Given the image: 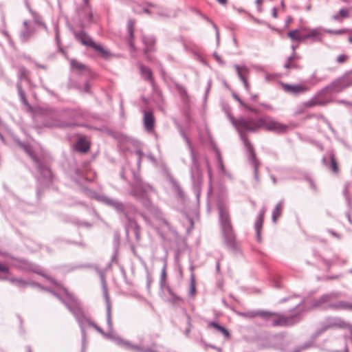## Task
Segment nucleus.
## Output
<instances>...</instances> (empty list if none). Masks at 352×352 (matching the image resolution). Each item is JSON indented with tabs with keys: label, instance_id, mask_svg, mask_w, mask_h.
Segmentation results:
<instances>
[{
	"label": "nucleus",
	"instance_id": "f257e3e1",
	"mask_svg": "<svg viewBox=\"0 0 352 352\" xmlns=\"http://www.w3.org/2000/svg\"><path fill=\"white\" fill-rule=\"evenodd\" d=\"M32 285L37 286L42 289H45L52 293L53 295L56 296L72 312L75 318L76 319L78 323L79 324L82 334V346L85 345V325L88 324L89 326L93 327L97 331L101 333L104 337L112 339L116 341V342L129 349L135 352H157L155 349V346H153L151 347L144 348L138 345L131 344L129 342L124 341L121 338L116 337L112 329H113V324L111 321V306L110 302L109 296L108 294L107 288L105 285V283L103 284V296L106 302V308H107V322L109 327L110 331L108 333H106L103 331V330L98 327L96 324L93 322L89 317L86 316L85 314L80 303L78 300L68 291L64 287H60V291L58 293L54 292L50 289H47L45 287H41L39 284L37 283H31Z\"/></svg>",
	"mask_w": 352,
	"mask_h": 352
},
{
	"label": "nucleus",
	"instance_id": "f03ea898",
	"mask_svg": "<svg viewBox=\"0 0 352 352\" xmlns=\"http://www.w3.org/2000/svg\"><path fill=\"white\" fill-rule=\"evenodd\" d=\"M32 285L37 286L42 289H45L52 293L53 295L56 296L72 312L75 318L76 319L78 323L79 324L82 334V346L85 345V325L88 324L89 326L93 327L97 331L101 333L104 337L112 339L116 341V342L129 349L135 352H157L155 349V346H153L151 347L144 348L138 345L131 344L129 342L124 341L121 338L116 337L112 329H113V324L111 321V306L110 302L109 296L108 294L107 288L105 285V283L103 284V296L106 302V308H107V322L109 327L110 331L108 333H106L103 331V330L98 327L96 324L93 322L89 317L86 316L85 314L80 303L78 300L68 291L64 287H60V291L58 293L54 292L50 289H47L45 287H41L39 284L37 283H31Z\"/></svg>",
	"mask_w": 352,
	"mask_h": 352
},
{
	"label": "nucleus",
	"instance_id": "7ed1b4c3",
	"mask_svg": "<svg viewBox=\"0 0 352 352\" xmlns=\"http://www.w3.org/2000/svg\"><path fill=\"white\" fill-rule=\"evenodd\" d=\"M229 118L241 138V135H245L243 132H255L262 127L267 131L279 133L286 132L288 129L287 125L279 122L270 116H263L258 120L252 118H239L238 119H234L232 116Z\"/></svg>",
	"mask_w": 352,
	"mask_h": 352
},
{
	"label": "nucleus",
	"instance_id": "20e7f679",
	"mask_svg": "<svg viewBox=\"0 0 352 352\" xmlns=\"http://www.w3.org/2000/svg\"><path fill=\"white\" fill-rule=\"evenodd\" d=\"M217 208L225 245L230 250H235L236 249L235 236L230 223L227 205L223 201H219Z\"/></svg>",
	"mask_w": 352,
	"mask_h": 352
},
{
	"label": "nucleus",
	"instance_id": "39448f33",
	"mask_svg": "<svg viewBox=\"0 0 352 352\" xmlns=\"http://www.w3.org/2000/svg\"><path fill=\"white\" fill-rule=\"evenodd\" d=\"M181 134L184 138V140L186 141L190 153L192 158V166L190 168L191 179L192 182L194 192L196 195L197 198L199 199L201 192L202 173L199 169L198 162L196 160L194 151L188 138L186 136L184 131H182Z\"/></svg>",
	"mask_w": 352,
	"mask_h": 352
},
{
	"label": "nucleus",
	"instance_id": "423d86ee",
	"mask_svg": "<svg viewBox=\"0 0 352 352\" xmlns=\"http://www.w3.org/2000/svg\"><path fill=\"white\" fill-rule=\"evenodd\" d=\"M340 296V292H330L323 294L318 299L312 301L311 308L321 310H340L343 300H336Z\"/></svg>",
	"mask_w": 352,
	"mask_h": 352
},
{
	"label": "nucleus",
	"instance_id": "0eeeda50",
	"mask_svg": "<svg viewBox=\"0 0 352 352\" xmlns=\"http://www.w3.org/2000/svg\"><path fill=\"white\" fill-rule=\"evenodd\" d=\"M88 195L91 198L95 199L99 202H101L108 206H110L114 208L118 213L124 214L126 217H127V214H126V206L122 203L121 201L111 198L104 195L99 194L96 192L88 190Z\"/></svg>",
	"mask_w": 352,
	"mask_h": 352
},
{
	"label": "nucleus",
	"instance_id": "6e6552de",
	"mask_svg": "<svg viewBox=\"0 0 352 352\" xmlns=\"http://www.w3.org/2000/svg\"><path fill=\"white\" fill-rule=\"evenodd\" d=\"M19 144L28 154L31 156L32 160L34 161L36 168L41 174V178L38 179L41 181V183L46 185L49 184L52 179V173L50 168L43 165L41 162L34 155H33L28 145L21 142H19Z\"/></svg>",
	"mask_w": 352,
	"mask_h": 352
},
{
	"label": "nucleus",
	"instance_id": "1a4fd4ad",
	"mask_svg": "<svg viewBox=\"0 0 352 352\" xmlns=\"http://www.w3.org/2000/svg\"><path fill=\"white\" fill-rule=\"evenodd\" d=\"M134 184L131 186V194L137 199H144L148 192L153 190L152 186L145 183L138 175H134Z\"/></svg>",
	"mask_w": 352,
	"mask_h": 352
},
{
	"label": "nucleus",
	"instance_id": "9d476101",
	"mask_svg": "<svg viewBox=\"0 0 352 352\" xmlns=\"http://www.w3.org/2000/svg\"><path fill=\"white\" fill-rule=\"evenodd\" d=\"M75 37L82 45L92 47L99 52L102 57L107 58L110 56V52L107 50L104 49L102 45L94 43L92 38L85 32L80 31L79 32H76Z\"/></svg>",
	"mask_w": 352,
	"mask_h": 352
},
{
	"label": "nucleus",
	"instance_id": "9b49d317",
	"mask_svg": "<svg viewBox=\"0 0 352 352\" xmlns=\"http://www.w3.org/2000/svg\"><path fill=\"white\" fill-rule=\"evenodd\" d=\"M241 140L243 142L244 146L246 148L247 155L249 163L254 168V179L258 182V166L260 162L256 157L253 146L245 135H241Z\"/></svg>",
	"mask_w": 352,
	"mask_h": 352
},
{
	"label": "nucleus",
	"instance_id": "f8f14e48",
	"mask_svg": "<svg viewBox=\"0 0 352 352\" xmlns=\"http://www.w3.org/2000/svg\"><path fill=\"white\" fill-rule=\"evenodd\" d=\"M329 91L327 87L319 91L310 100L303 102L302 106L305 108H311L315 106H325L331 102L329 96H327V92Z\"/></svg>",
	"mask_w": 352,
	"mask_h": 352
},
{
	"label": "nucleus",
	"instance_id": "ddd939ff",
	"mask_svg": "<svg viewBox=\"0 0 352 352\" xmlns=\"http://www.w3.org/2000/svg\"><path fill=\"white\" fill-rule=\"evenodd\" d=\"M301 318L299 314H294L290 316H279L278 318L274 319L272 321L273 327L276 326H290L298 322Z\"/></svg>",
	"mask_w": 352,
	"mask_h": 352
},
{
	"label": "nucleus",
	"instance_id": "4468645a",
	"mask_svg": "<svg viewBox=\"0 0 352 352\" xmlns=\"http://www.w3.org/2000/svg\"><path fill=\"white\" fill-rule=\"evenodd\" d=\"M349 87V77L343 76L336 79L329 85L327 86V89L330 92L339 93L344 89Z\"/></svg>",
	"mask_w": 352,
	"mask_h": 352
},
{
	"label": "nucleus",
	"instance_id": "2eb2a0df",
	"mask_svg": "<svg viewBox=\"0 0 352 352\" xmlns=\"http://www.w3.org/2000/svg\"><path fill=\"white\" fill-rule=\"evenodd\" d=\"M303 30L307 32V34L303 35V41L307 40H310L311 42L322 41V36L323 32H324V29L322 27H318L313 29L304 28Z\"/></svg>",
	"mask_w": 352,
	"mask_h": 352
},
{
	"label": "nucleus",
	"instance_id": "dca6fc26",
	"mask_svg": "<svg viewBox=\"0 0 352 352\" xmlns=\"http://www.w3.org/2000/svg\"><path fill=\"white\" fill-rule=\"evenodd\" d=\"M349 324L340 318L328 317L322 323V331H324L330 328L340 327L346 328Z\"/></svg>",
	"mask_w": 352,
	"mask_h": 352
},
{
	"label": "nucleus",
	"instance_id": "f3484780",
	"mask_svg": "<svg viewBox=\"0 0 352 352\" xmlns=\"http://www.w3.org/2000/svg\"><path fill=\"white\" fill-rule=\"evenodd\" d=\"M51 117L52 120L46 119L44 121L43 124L47 127H69L73 126L72 124L62 122L60 120H59L57 118V114L56 112H53L51 115Z\"/></svg>",
	"mask_w": 352,
	"mask_h": 352
},
{
	"label": "nucleus",
	"instance_id": "a211bd4d",
	"mask_svg": "<svg viewBox=\"0 0 352 352\" xmlns=\"http://www.w3.org/2000/svg\"><path fill=\"white\" fill-rule=\"evenodd\" d=\"M282 87L285 92L290 93L294 95L302 94L308 91V87L302 85H289L283 83Z\"/></svg>",
	"mask_w": 352,
	"mask_h": 352
},
{
	"label": "nucleus",
	"instance_id": "6ab92c4d",
	"mask_svg": "<svg viewBox=\"0 0 352 352\" xmlns=\"http://www.w3.org/2000/svg\"><path fill=\"white\" fill-rule=\"evenodd\" d=\"M143 124L145 130L148 132L153 131L155 124V118L151 111H144L143 116Z\"/></svg>",
	"mask_w": 352,
	"mask_h": 352
},
{
	"label": "nucleus",
	"instance_id": "aec40b11",
	"mask_svg": "<svg viewBox=\"0 0 352 352\" xmlns=\"http://www.w3.org/2000/svg\"><path fill=\"white\" fill-rule=\"evenodd\" d=\"M265 212V208H263L258 213L254 223V228L256 232V236L258 241L261 240V230L263 227L264 215Z\"/></svg>",
	"mask_w": 352,
	"mask_h": 352
},
{
	"label": "nucleus",
	"instance_id": "412c9836",
	"mask_svg": "<svg viewBox=\"0 0 352 352\" xmlns=\"http://www.w3.org/2000/svg\"><path fill=\"white\" fill-rule=\"evenodd\" d=\"M234 67L236 72L241 80L243 78L248 79V76L250 72V69L248 67H247L245 65H234Z\"/></svg>",
	"mask_w": 352,
	"mask_h": 352
},
{
	"label": "nucleus",
	"instance_id": "4be33fe9",
	"mask_svg": "<svg viewBox=\"0 0 352 352\" xmlns=\"http://www.w3.org/2000/svg\"><path fill=\"white\" fill-rule=\"evenodd\" d=\"M139 68L140 70V74L142 77L145 79L146 80L153 82V73L150 68L143 65L141 63H139Z\"/></svg>",
	"mask_w": 352,
	"mask_h": 352
},
{
	"label": "nucleus",
	"instance_id": "5701e85b",
	"mask_svg": "<svg viewBox=\"0 0 352 352\" xmlns=\"http://www.w3.org/2000/svg\"><path fill=\"white\" fill-rule=\"evenodd\" d=\"M23 25L25 26V30L20 34V39L22 42H26L32 36L34 30L28 27V23L26 21L23 22Z\"/></svg>",
	"mask_w": 352,
	"mask_h": 352
},
{
	"label": "nucleus",
	"instance_id": "b1692460",
	"mask_svg": "<svg viewBox=\"0 0 352 352\" xmlns=\"http://www.w3.org/2000/svg\"><path fill=\"white\" fill-rule=\"evenodd\" d=\"M168 182L171 185L173 190L177 194V195L179 197L182 198L184 197V192L177 181L172 176H169Z\"/></svg>",
	"mask_w": 352,
	"mask_h": 352
},
{
	"label": "nucleus",
	"instance_id": "393cba45",
	"mask_svg": "<svg viewBox=\"0 0 352 352\" xmlns=\"http://www.w3.org/2000/svg\"><path fill=\"white\" fill-rule=\"evenodd\" d=\"M208 327L214 328L217 331L220 332L226 338H228L230 336V333L228 329H226L225 327L219 325V324L214 321H208Z\"/></svg>",
	"mask_w": 352,
	"mask_h": 352
},
{
	"label": "nucleus",
	"instance_id": "a878e982",
	"mask_svg": "<svg viewBox=\"0 0 352 352\" xmlns=\"http://www.w3.org/2000/svg\"><path fill=\"white\" fill-rule=\"evenodd\" d=\"M135 21L133 19H129L127 23V30L129 35V44L131 49H134V44L133 43V32H134V27H135Z\"/></svg>",
	"mask_w": 352,
	"mask_h": 352
},
{
	"label": "nucleus",
	"instance_id": "bb28decb",
	"mask_svg": "<svg viewBox=\"0 0 352 352\" xmlns=\"http://www.w3.org/2000/svg\"><path fill=\"white\" fill-rule=\"evenodd\" d=\"M283 201H281L278 202L276 206H275L273 212H272V221L274 223H276L277 218H278L282 213V208H283Z\"/></svg>",
	"mask_w": 352,
	"mask_h": 352
},
{
	"label": "nucleus",
	"instance_id": "cd10ccee",
	"mask_svg": "<svg viewBox=\"0 0 352 352\" xmlns=\"http://www.w3.org/2000/svg\"><path fill=\"white\" fill-rule=\"evenodd\" d=\"M287 36L292 41L302 42L303 41V35L300 34L298 30H293L287 33Z\"/></svg>",
	"mask_w": 352,
	"mask_h": 352
},
{
	"label": "nucleus",
	"instance_id": "c85d7f7f",
	"mask_svg": "<svg viewBox=\"0 0 352 352\" xmlns=\"http://www.w3.org/2000/svg\"><path fill=\"white\" fill-rule=\"evenodd\" d=\"M143 42L145 44V53H148L153 50V46L155 44V40L153 37H143Z\"/></svg>",
	"mask_w": 352,
	"mask_h": 352
},
{
	"label": "nucleus",
	"instance_id": "c756f323",
	"mask_svg": "<svg viewBox=\"0 0 352 352\" xmlns=\"http://www.w3.org/2000/svg\"><path fill=\"white\" fill-rule=\"evenodd\" d=\"M76 148L78 151L85 153L89 150V145L87 141L81 139L76 143Z\"/></svg>",
	"mask_w": 352,
	"mask_h": 352
},
{
	"label": "nucleus",
	"instance_id": "7c9ffc66",
	"mask_svg": "<svg viewBox=\"0 0 352 352\" xmlns=\"http://www.w3.org/2000/svg\"><path fill=\"white\" fill-rule=\"evenodd\" d=\"M298 59H300V57L296 58V57L289 56L287 58L286 63H285L284 67L286 69H290V68L297 69V68H298L299 67L298 65L295 62L296 60H298Z\"/></svg>",
	"mask_w": 352,
	"mask_h": 352
},
{
	"label": "nucleus",
	"instance_id": "2f4dec72",
	"mask_svg": "<svg viewBox=\"0 0 352 352\" xmlns=\"http://www.w3.org/2000/svg\"><path fill=\"white\" fill-rule=\"evenodd\" d=\"M9 281L12 284L15 285L16 287L20 288H24L29 285L28 282L24 280L22 278H11L9 279Z\"/></svg>",
	"mask_w": 352,
	"mask_h": 352
},
{
	"label": "nucleus",
	"instance_id": "473e14b6",
	"mask_svg": "<svg viewBox=\"0 0 352 352\" xmlns=\"http://www.w3.org/2000/svg\"><path fill=\"white\" fill-rule=\"evenodd\" d=\"M277 315L276 313L267 311H256V316H260L263 319H269L272 316Z\"/></svg>",
	"mask_w": 352,
	"mask_h": 352
},
{
	"label": "nucleus",
	"instance_id": "72a5a7b5",
	"mask_svg": "<svg viewBox=\"0 0 352 352\" xmlns=\"http://www.w3.org/2000/svg\"><path fill=\"white\" fill-rule=\"evenodd\" d=\"M28 9H29V10H30L32 17H33V19H34V22L36 23L41 25L44 28H46L45 23H43V21H42V19H41V16L39 14H38L36 12L33 11L29 7H28Z\"/></svg>",
	"mask_w": 352,
	"mask_h": 352
},
{
	"label": "nucleus",
	"instance_id": "f704fd0d",
	"mask_svg": "<svg viewBox=\"0 0 352 352\" xmlns=\"http://www.w3.org/2000/svg\"><path fill=\"white\" fill-rule=\"evenodd\" d=\"M349 12L348 9H341L340 10L338 14L333 16V19L336 21H339L340 16H341L342 18H346L349 16Z\"/></svg>",
	"mask_w": 352,
	"mask_h": 352
},
{
	"label": "nucleus",
	"instance_id": "c9c22d12",
	"mask_svg": "<svg viewBox=\"0 0 352 352\" xmlns=\"http://www.w3.org/2000/svg\"><path fill=\"white\" fill-rule=\"evenodd\" d=\"M17 89H18L19 95V97L21 98L22 103L24 105H25L26 107H30V104L25 98V93L23 91L21 87L19 84L17 85Z\"/></svg>",
	"mask_w": 352,
	"mask_h": 352
},
{
	"label": "nucleus",
	"instance_id": "e433bc0d",
	"mask_svg": "<svg viewBox=\"0 0 352 352\" xmlns=\"http://www.w3.org/2000/svg\"><path fill=\"white\" fill-rule=\"evenodd\" d=\"M217 166L219 170L224 173L225 168L223 163L222 157L219 151H217Z\"/></svg>",
	"mask_w": 352,
	"mask_h": 352
},
{
	"label": "nucleus",
	"instance_id": "4c0bfd02",
	"mask_svg": "<svg viewBox=\"0 0 352 352\" xmlns=\"http://www.w3.org/2000/svg\"><path fill=\"white\" fill-rule=\"evenodd\" d=\"M24 267L28 270L32 271L36 274H38L40 275L44 276L41 272L39 270V267L36 265H33L32 264L28 263V262H24Z\"/></svg>",
	"mask_w": 352,
	"mask_h": 352
},
{
	"label": "nucleus",
	"instance_id": "58836bf2",
	"mask_svg": "<svg viewBox=\"0 0 352 352\" xmlns=\"http://www.w3.org/2000/svg\"><path fill=\"white\" fill-rule=\"evenodd\" d=\"M166 267H167V263L166 261H164V266L162 269L161 272V276H160V285L162 287L164 286L166 282Z\"/></svg>",
	"mask_w": 352,
	"mask_h": 352
},
{
	"label": "nucleus",
	"instance_id": "ea45409f",
	"mask_svg": "<svg viewBox=\"0 0 352 352\" xmlns=\"http://www.w3.org/2000/svg\"><path fill=\"white\" fill-rule=\"evenodd\" d=\"M329 158H330V160H331V164H330V167L331 168V170L336 173L338 172V164H337V162L336 161V159L334 157V155L333 154H330V156H329Z\"/></svg>",
	"mask_w": 352,
	"mask_h": 352
},
{
	"label": "nucleus",
	"instance_id": "a19ab883",
	"mask_svg": "<svg viewBox=\"0 0 352 352\" xmlns=\"http://www.w3.org/2000/svg\"><path fill=\"white\" fill-rule=\"evenodd\" d=\"M347 32H348V30L346 29H340V30H337L324 29V32L331 34H336V35L343 34L346 33Z\"/></svg>",
	"mask_w": 352,
	"mask_h": 352
},
{
	"label": "nucleus",
	"instance_id": "79ce46f5",
	"mask_svg": "<svg viewBox=\"0 0 352 352\" xmlns=\"http://www.w3.org/2000/svg\"><path fill=\"white\" fill-rule=\"evenodd\" d=\"M70 64H71L72 67L76 68L79 70H82L85 68V66L83 64H82L74 59L70 60Z\"/></svg>",
	"mask_w": 352,
	"mask_h": 352
},
{
	"label": "nucleus",
	"instance_id": "37998d69",
	"mask_svg": "<svg viewBox=\"0 0 352 352\" xmlns=\"http://www.w3.org/2000/svg\"><path fill=\"white\" fill-rule=\"evenodd\" d=\"M239 314L244 318H253L256 317V311L241 312Z\"/></svg>",
	"mask_w": 352,
	"mask_h": 352
},
{
	"label": "nucleus",
	"instance_id": "c03bdc74",
	"mask_svg": "<svg viewBox=\"0 0 352 352\" xmlns=\"http://www.w3.org/2000/svg\"><path fill=\"white\" fill-rule=\"evenodd\" d=\"M195 294V280L194 278H192L191 283H190V290L188 292V296L190 297H192Z\"/></svg>",
	"mask_w": 352,
	"mask_h": 352
},
{
	"label": "nucleus",
	"instance_id": "a18cd8bd",
	"mask_svg": "<svg viewBox=\"0 0 352 352\" xmlns=\"http://www.w3.org/2000/svg\"><path fill=\"white\" fill-rule=\"evenodd\" d=\"M348 59H349V56H347L346 54H340L337 57L336 61L338 63H344L346 62L348 60Z\"/></svg>",
	"mask_w": 352,
	"mask_h": 352
},
{
	"label": "nucleus",
	"instance_id": "49530a36",
	"mask_svg": "<svg viewBox=\"0 0 352 352\" xmlns=\"http://www.w3.org/2000/svg\"><path fill=\"white\" fill-rule=\"evenodd\" d=\"M341 309L352 310V303L343 300Z\"/></svg>",
	"mask_w": 352,
	"mask_h": 352
},
{
	"label": "nucleus",
	"instance_id": "de8ad7c7",
	"mask_svg": "<svg viewBox=\"0 0 352 352\" xmlns=\"http://www.w3.org/2000/svg\"><path fill=\"white\" fill-rule=\"evenodd\" d=\"M0 272L7 274L9 273V268L4 265L0 264Z\"/></svg>",
	"mask_w": 352,
	"mask_h": 352
},
{
	"label": "nucleus",
	"instance_id": "09e8293b",
	"mask_svg": "<svg viewBox=\"0 0 352 352\" xmlns=\"http://www.w3.org/2000/svg\"><path fill=\"white\" fill-rule=\"evenodd\" d=\"M241 81H242V82H243V85H244V87H245V89H246V91H247L248 92H249V91H250V85H249V83H248V79H243H243L241 80Z\"/></svg>",
	"mask_w": 352,
	"mask_h": 352
},
{
	"label": "nucleus",
	"instance_id": "8fccbe9b",
	"mask_svg": "<svg viewBox=\"0 0 352 352\" xmlns=\"http://www.w3.org/2000/svg\"><path fill=\"white\" fill-rule=\"evenodd\" d=\"M338 102L340 104H343L344 105H345L346 107H352V102L344 100H338Z\"/></svg>",
	"mask_w": 352,
	"mask_h": 352
},
{
	"label": "nucleus",
	"instance_id": "3c124183",
	"mask_svg": "<svg viewBox=\"0 0 352 352\" xmlns=\"http://www.w3.org/2000/svg\"><path fill=\"white\" fill-rule=\"evenodd\" d=\"M233 98L236 100L238 101L240 104L241 105H245V103L241 100V99L236 94H233Z\"/></svg>",
	"mask_w": 352,
	"mask_h": 352
},
{
	"label": "nucleus",
	"instance_id": "603ef678",
	"mask_svg": "<svg viewBox=\"0 0 352 352\" xmlns=\"http://www.w3.org/2000/svg\"><path fill=\"white\" fill-rule=\"evenodd\" d=\"M343 193L346 197V199L347 200V201H349V190H348V187L347 186H344V191H343Z\"/></svg>",
	"mask_w": 352,
	"mask_h": 352
},
{
	"label": "nucleus",
	"instance_id": "864d4df0",
	"mask_svg": "<svg viewBox=\"0 0 352 352\" xmlns=\"http://www.w3.org/2000/svg\"><path fill=\"white\" fill-rule=\"evenodd\" d=\"M292 54L290 56H293V57H296V58H299L300 56H298L296 53V46L295 45H292Z\"/></svg>",
	"mask_w": 352,
	"mask_h": 352
},
{
	"label": "nucleus",
	"instance_id": "5fc2aeb1",
	"mask_svg": "<svg viewBox=\"0 0 352 352\" xmlns=\"http://www.w3.org/2000/svg\"><path fill=\"white\" fill-rule=\"evenodd\" d=\"M309 346V344H305L300 346L298 349L295 350L294 352H300L301 350L305 349L308 348Z\"/></svg>",
	"mask_w": 352,
	"mask_h": 352
},
{
	"label": "nucleus",
	"instance_id": "6e6d98bb",
	"mask_svg": "<svg viewBox=\"0 0 352 352\" xmlns=\"http://www.w3.org/2000/svg\"><path fill=\"white\" fill-rule=\"evenodd\" d=\"M201 343L203 344L204 345V347L205 349H207L208 347H210L212 349H215L216 347L214 346V345H212V344H208L207 343H206L204 341H201Z\"/></svg>",
	"mask_w": 352,
	"mask_h": 352
},
{
	"label": "nucleus",
	"instance_id": "4d7b16f0",
	"mask_svg": "<svg viewBox=\"0 0 352 352\" xmlns=\"http://www.w3.org/2000/svg\"><path fill=\"white\" fill-rule=\"evenodd\" d=\"M214 56L218 63H219L221 64L223 63V60H221V57L217 53L214 54Z\"/></svg>",
	"mask_w": 352,
	"mask_h": 352
},
{
	"label": "nucleus",
	"instance_id": "13d9d810",
	"mask_svg": "<svg viewBox=\"0 0 352 352\" xmlns=\"http://www.w3.org/2000/svg\"><path fill=\"white\" fill-rule=\"evenodd\" d=\"M147 158L152 162L153 164L156 163L155 157L152 155H147Z\"/></svg>",
	"mask_w": 352,
	"mask_h": 352
},
{
	"label": "nucleus",
	"instance_id": "bf43d9fd",
	"mask_svg": "<svg viewBox=\"0 0 352 352\" xmlns=\"http://www.w3.org/2000/svg\"><path fill=\"white\" fill-rule=\"evenodd\" d=\"M243 107H245V108L246 109H248L249 111H250L252 112H254V113H256L257 112L256 110L254 108L250 107L246 105L245 104V105H243Z\"/></svg>",
	"mask_w": 352,
	"mask_h": 352
},
{
	"label": "nucleus",
	"instance_id": "052dcab7",
	"mask_svg": "<svg viewBox=\"0 0 352 352\" xmlns=\"http://www.w3.org/2000/svg\"><path fill=\"white\" fill-rule=\"evenodd\" d=\"M213 26H214V28H215V30H216L217 41V42H219V30H218L217 27V25H216L215 24H213Z\"/></svg>",
	"mask_w": 352,
	"mask_h": 352
},
{
	"label": "nucleus",
	"instance_id": "680f3d73",
	"mask_svg": "<svg viewBox=\"0 0 352 352\" xmlns=\"http://www.w3.org/2000/svg\"><path fill=\"white\" fill-rule=\"evenodd\" d=\"M261 105L262 107H263L265 109H268V110H272V107L271 105L270 104H261Z\"/></svg>",
	"mask_w": 352,
	"mask_h": 352
},
{
	"label": "nucleus",
	"instance_id": "e2e57ef3",
	"mask_svg": "<svg viewBox=\"0 0 352 352\" xmlns=\"http://www.w3.org/2000/svg\"><path fill=\"white\" fill-rule=\"evenodd\" d=\"M272 14L274 18H276L277 17V9L276 8H272Z\"/></svg>",
	"mask_w": 352,
	"mask_h": 352
},
{
	"label": "nucleus",
	"instance_id": "0e129e2a",
	"mask_svg": "<svg viewBox=\"0 0 352 352\" xmlns=\"http://www.w3.org/2000/svg\"><path fill=\"white\" fill-rule=\"evenodd\" d=\"M136 153L138 155L139 159L140 160L143 155V153L141 151H137Z\"/></svg>",
	"mask_w": 352,
	"mask_h": 352
},
{
	"label": "nucleus",
	"instance_id": "69168bd1",
	"mask_svg": "<svg viewBox=\"0 0 352 352\" xmlns=\"http://www.w3.org/2000/svg\"><path fill=\"white\" fill-rule=\"evenodd\" d=\"M221 5H226L227 0H217Z\"/></svg>",
	"mask_w": 352,
	"mask_h": 352
},
{
	"label": "nucleus",
	"instance_id": "338daca9",
	"mask_svg": "<svg viewBox=\"0 0 352 352\" xmlns=\"http://www.w3.org/2000/svg\"><path fill=\"white\" fill-rule=\"evenodd\" d=\"M330 233H331V234H332L333 236H336V237H337V238H338V239H340V235H339V234H338L337 233H336V232H333V231H330Z\"/></svg>",
	"mask_w": 352,
	"mask_h": 352
},
{
	"label": "nucleus",
	"instance_id": "774afa93",
	"mask_svg": "<svg viewBox=\"0 0 352 352\" xmlns=\"http://www.w3.org/2000/svg\"><path fill=\"white\" fill-rule=\"evenodd\" d=\"M309 184H310L311 187L313 189H316V186H315V185H314V182H313V181H312V180H311V179L309 180Z\"/></svg>",
	"mask_w": 352,
	"mask_h": 352
}]
</instances>
